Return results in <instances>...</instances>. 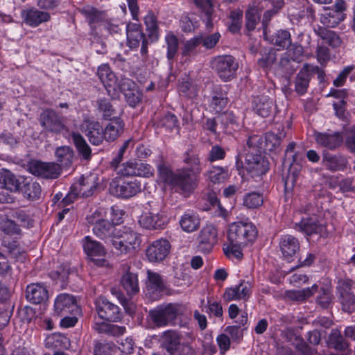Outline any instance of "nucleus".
I'll return each instance as SVG.
<instances>
[{
  "instance_id": "nucleus-1",
  "label": "nucleus",
  "mask_w": 355,
  "mask_h": 355,
  "mask_svg": "<svg viewBox=\"0 0 355 355\" xmlns=\"http://www.w3.org/2000/svg\"><path fill=\"white\" fill-rule=\"evenodd\" d=\"M185 166L177 173L172 172L164 166H159L158 173L160 181L176 190H180L184 195L193 191L197 186L198 176L201 172L199 158L187 153L184 159Z\"/></svg>"
},
{
  "instance_id": "nucleus-2",
  "label": "nucleus",
  "mask_w": 355,
  "mask_h": 355,
  "mask_svg": "<svg viewBox=\"0 0 355 355\" xmlns=\"http://www.w3.org/2000/svg\"><path fill=\"white\" fill-rule=\"evenodd\" d=\"M110 242L121 254H128L139 248L141 239L140 234L131 228L122 227L114 230Z\"/></svg>"
},
{
  "instance_id": "nucleus-3",
  "label": "nucleus",
  "mask_w": 355,
  "mask_h": 355,
  "mask_svg": "<svg viewBox=\"0 0 355 355\" xmlns=\"http://www.w3.org/2000/svg\"><path fill=\"white\" fill-rule=\"evenodd\" d=\"M166 211L155 202H148L139 218L140 226L144 229L162 230L168 223Z\"/></svg>"
},
{
  "instance_id": "nucleus-4",
  "label": "nucleus",
  "mask_w": 355,
  "mask_h": 355,
  "mask_svg": "<svg viewBox=\"0 0 355 355\" xmlns=\"http://www.w3.org/2000/svg\"><path fill=\"white\" fill-rule=\"evenodd\" d=\"M227 238L228 243L223 246L225 254L232 260L241 261L243 257L244 223H232L229 227Z\"/></svg>"
},
{
  "instance_id": "nucleus-5",
  "label": "nucleus",
  "mask_w": 355,
  "mask_h": 355,
  "mask_svg": "<svg viewBox=\"0 0 355 355\" xmlns=\"http://www.w3.org/2000/svg\"><path fill=\"white\" fill-rule=\"evenodd\" d=\"M245 171H247L250 178H245L248 185L250 187H256L253 184H250L252 180L259 184L258 186L261 184V177L269 169V163L261 154H254L253 152H248L245 154Z\"/></svg>"
},
{
  "instance_id": "nucleus-6",
  "label": "nucleus",
  "mask_w": 355,
  "mask_h": 355,
  "mask_svg": "<svg viewBox=\"0 0 355 355\" xmlns=\"http://www.w3.org/2000/svg\"><path fill=\"white\" fill-rule=\"evenodd\" d=\"M98 178L95 174H90L86 177L83 176L78 182H74L71 191L63 198L64 204L71 203L76 197H89L92 196L98 184Z\"/></svg>"
},
{
  "instance_id": "nucleus-7",
  "label": "nucleus",
  "mask_w": 355,
  "mask_h": 355,
  "mask_svg": "<svg viewBox=\"0 0 355 355\" xmlns=\"http://www.w3.org/2000/svg\"><path fill=\"white\" fill-rule=\"evenodd\" d=\"M347 5L345 0H335L331 6L324 7V12L320 18V23L326 26L334 28L345 19Z\"/></svg>"
},
{
  "instance_id": "nucleus-8",
  "label": "nucleus",
  "mask_w": 355,
  "mask_h": 355,
  "mask_svg": "<svg viewBox=\"0 0 355 355\" xmlns=\"http://www.w3.org/2000/svg\"><path fill=\"white\" fill-rule=\"evenodd\" d=\"M141 183L137 180H127L122 178H116L110 183V192L113 196L129 198L141 191Z\"/></svg>"
},
{
  "instance_id": "nucleus-9",
  "label": "nucleus",
  "mask_w": 355,
  "mask_h": 355,
  "mask_svg": "<svg viewBox=\"0 0 355 355\" xmlns=\"http://www.w3.org/2000/svg\"><path fill=\"white\" fill-rule=\"evenodd\" d=\"M83 247L87 259L90 261L99 266L105 265L107 251L100 242L87 236L83 241Z\"/></svg>"
},
{
  "instance_id": "nucleus-10",
  "label": "nucleus",
  "mask_w": 355,
  "mask_h": 355,
  "mask_svg": "<svg viewBox=\"0 0 355 355\" xmlns=\"http://www.w3.org/2000/svg\"><path fill=\"white\" fill-rule=\"evenodd\" d=\"M177 313V306L168 304L159 306L150 311L149 318L155 326L164 327L175 319Z\"/></svg>"
},
{
  "instance_id": "nucleus-11",
  "label": "nucleus",
  "mask_w": 355,
  "mask_h": 355,
  "mask_svg": "<svg viewBox=\"0 0 355 355\" xmlns=\"http://www.w3.org/2000/svg\"><path fill=\"white\" fill-rule=\"evenodd\" d=\"M212 67L222 80L228 81L234 77L239 64L232 56L225 55L216 58L212 62Z\"/></svg>"
},
{
  "instance_id": "nucleus-12",
  "label": "nucleus",
  "mask_w": 355,
  "mask_h": 355,
  "mask_svg": "<svg viewBox=\"0 0 355 355\" xmlns=\"http://www.w3.org/2000/svg\"><path fill=\"white\" fill-rule=\"evenodd\" d=\"M318 73L322 74V71L318 66L305 63L300 70L294 80V90L299 95H304L306 93L309 86L311 76Z\"/></svg>"
},
{
  "instance_id": "nucleus-13",
  "label": "nucleus",
  "mask_w": 355,
  "mask_h": 355,
  "mask_svg": "<svg viewBox=\"0 0 355 355\" xmlns=\"http://www.w3.org/2000/svg\"><path fill=\"white\" fill-rule=\"evenodd\" d=\"M171 249L170 242L166 239L153 241L146 250V257L151 263H160L169 254Z\"/></svg>"
},
{
  "instance_id": "nucleus-14",
  "label": "nucleus",
  "mask_w": 355,
  "mask_h": 355,
  "mask_svg": "<svg viewBox=\"0 0 355 355\" xmlns=\"http://www.w3.org/2000/svg\"><path fill=\"white\" fill-rule=\"evenodd\" d=\"M95 304L98 317L103 320L102 322H116L121 319L119 308L105 298L99 297L96 299Z\"/></svg>"
},
{
  "instance_id": "nucleus-15",
  "label": "nucleus",
  "mask_w": 355,
  "mask_h": 355,
  "mask_svg": "<svg viewBox=\"0 0 355 355\" xmlns=\"http://www.w3.org/2000/svg\"><path fill=\"white\" fill-rule=\"evenodd\" d=\"M54 310L58 315L80 313V309L76 299L67 293H62L57 296L54 302Z\"/></svg>"
},
{
  "instance_id": "nucleus-16",
  "label": "nucleus",
  "mask_w": 355,
  "mask_h": 355,
  "mask_svg": "<svg viewBox=\"0 0 355 355\" xmlns=\"http://www.w3.org/2000/svg\"><path fill=\"white\" fill-rule=\"evenodd\" d=\"M30 172L37 176L45 178H56L60 173V166L54 162L33 161L28 166Z\"/></svg>"
},
{
  "instance_id": "nucleus-17",
  "label": "nucleus",
  "mask_w": 355,
  "mask_h": 355,
  "mask_svg": "<svg viewBox=\"0 0 355 355\" xmlns=\"http://www.w3.org/2000/svg\"><path fill=\"white\" fill-rule=\"evenodd\" d=\"M164 345L172 355H191L192 349L187 344L182 343L175 332L168 331L165 334Z\"/></svg>"
},
{
  "instance_id": "nucleus-18",
  "label": "nucleus",
  "mask_w": 355,
  "mask_h": 355,
  "mask_svg": "<svg viewBox=\"0 0 355 355\" xmlns=\"http://www.w3.org/2000/svg\"><path fill=\"white\" fill-rule=\"evenodd\" d=\"M218 231L214 225H205L198 237V248L200 251L207 253L211 251L217 242Z\"/></svg>"
},
{
  "instance_id": "nucleus-19",
  "label": "nucleus",
  "mask_w": 355,
  "mask_h": 355,
  "mask_svg": "<svg viewBox=\"0 0 355 355\" xmlns=\"http://www.w3.org/2000/svg\"><path fill=\"white\" fill-rule=\"evenodd\" d=\"M119 91L123 93L127 103L131 107H135L141 101V92L137 85L128 78L121 80L118 87Z\"/></svg>"
},
{
  "instance_id": "nucleus-20",
  "label": "nucleus",
  "mask_w": 355,
  "mask_h": 355,
  "mask_svg": "<svg viewBox=\"0 0 355 355\" xmlns=\"http://www.w3.org/2000/svg\"><path fill=\"white\" fill-rule=\"evenodd\" d=\"M322 164L327 170L331 172L343 171L347 168L348 161L343 155L331 154L323 150Z\"/></svg>"
},
{
  "instance_id": "nucleus-21",
  "label": "nucleus",
  "mask_w": 355,
  "mask_h": 355,
  "mask_svg": "<svg viewBox=\"0 0 355 355\" xmlns=\"http://www.w3.org/2000/svg\"><path fill=\"white\" fill-rule=\"evenodd\" d=\"M97 74L108 94L112 96L116 94L120 83H118V80L110 67L106 64H101L98 68Z\"/></svg>"
},
{
  "instance_id": "nucleus-22",
  "label": "nucleus",
  "mask_w": 355,
  "mask_h": 355,
  "mask_svg": "<svg viewBox=\"0 0 355 355\" xmlns=\"http://www.w3.org/2000/svg\"><path fill=\"white\" fill-rule=\"evenodd\" d=\"M314 137L318 146L330 150L337 149L343 142V136L339 132H316Z\"/></svg>"
},
{
  "instance_id": "nucleus-23",
  "label": "nucleus",
  "mask_w": 355,
  "mask_h": 355,
  "mask_svg": "<svg viewBox=\"0 0 355 355\" xmlns=\"http://www.w3.org/2000/svg\"><path fill=\"white\" fill-rule=\"evenodd\" d=\"M89 141L94 145H99L104 139V130L97 121L85 120L82 125Z\"/></svg>"
},
{
  "instance_id": "nucleus-24",
  "label": "nucleus",
  "mask_w": 355,
  "mask_h": 355,
  "mask_svg": "<svg viewBox=\"0 0 355 355\" xmlns=\"http://www.w3.org/2000/svg\"><path fill=\"white\" fill-rule=\"evenodd\" d=\"M40 123L46 130L59 132L63 129V124L58 115L53 110H44L40 115Z\"/></svg>"
},
{
  "instance_id": "nucleus-25",
  "label": "nucleus",
  "mask_w": 355,
  "mask_h": 355,
  "mask_svg": "<svg viewBox=\"0 0 355 355\" xmlns=\"http://www.w3.org/2000/svg\"><path fill=\"white\" fill-rule=\"evenodd\" d=\"M26 297L33 304H41L47 300L49 295L46 288L42 284H31L26 287Z\"/></svg>"
},
{
  "instance_id": "nucleus-26",
  "label": "nucleus",
  "mask_w": 355,
  "mask_h": 355,
  "mask_svg": "<svg viewBox=\"0 0 355 355\" xmlns=\"http://www.w3.org/2000/svg\"><path fill=\"white\" fill-rule=\"evenodd\" d=\"M128 43L131 48L139 46L142 42L141 51H145L146 40L141 26L137 23H130L126 26Z\"/></svg>"
},
{
  "instance_id": "nucleus-27",
  "label": "nucleus",
  "mask_w": 355,
  "mask_h": 355,
  "mask_svg": "<svg viewBox=\"0 0 355 355\" xmlns=\"http://www.w3.org/2000/svg\"><path fill=\"white\" fill-rule=\"evenodd\" d=\"M279 247L284 258L290 261V259L300 250V243L297 239L287 234L282 236Z\"/></svg>"
},
{
  "instance_id": "nucleus-28",
  "label": "nucleus",
  "mask_w": 355,
  "mask_h": 355,
  "mask_svg": "<svg viewBox=\"0 0 355 355\" xmlns=\"http://www.w3.org/2000/svg\"><path fill=\"white\" fill-rule=\"evenodd\" d=\"M22 17L26 24L36 27L42 23L48 21L50 19V15L47 12L33 8L24 10Z\"/></svg>"
},
{
  "instance_id": "nucleus-29",
  "label": "nucleus",
  "mask_w": 355,
  "mask_h": 355,
  "mask_svg": "<svg viewBox=\"0 0 355 355\" xmlns=\"http://www.w3.org/2000/svg\"><path fill=\"white\" fill-rule=\"evenodd\" d=\"M263 35L266 40L280 48L285 49L291 45V34L286 30H279L272 35H270L265 28Z\"/></svg>"
},
{
  "instance_id": "nucleus-30",
  "label": "nucleus",
  "mask_w": 355,
  "mask_h": 355,
  "mask_svg": "<svg viewBox=\"0 0 355 355\" xmlns=\"http://www.w3.org/2000/svg\"><path fill=\"white\" fill-rule=\"evenodd\" d=\"M254 111L262 117H268L273 110V101L268 96H257L252 101Z\"/></svg>"
},
{
  "instance_id": "nucleus-31",
  "label": "nucleus",
  "mask_w": 355,
  "mask_h": 355,
  "mask_svg": "<svg viewBox=\"0 0 355 355\" xmlns=\"http://www.w3.org/2000/svg\"><path fill=\"white\" fill-rule=\"evenodd\" d=\"M123 121L119 117L113 116L104 129V139L107 141H113L123 133Z\"/></svg>"
},
{
  "instance_id": "nucleus-32",
  "label": "nucleus",
  "mask_w": 355,
  "mask_h": 355,
  "mask_svg": "<svg viewBox=\"0 0 355 355\" xmlns=\"http://www.w3.org/2000/svg\"><path fill=\"white\" fill-rule=\"evenodd\" d=\"M314 33L332 48H336L342 43L340 37L335 31L324 26H316L314 28Z\"/></svg>"
},
{
  "instance_id": "nucleus-33",
  "label": "nucleus",
  "mask_w": 355,
  "mask_h": 355,
  "mask_svg": "<svg viewBox=\"0 0 355 355\" xmlns=\"http://www.w3.org/2000/svg\"><path fill=\"white\" fill-rule=\"evenodd\" d=\"M179 223L183 231L190 233L200 227V218L196 212L188 210L181 216Z\"/></svg>"
},
{
  "instance_id": "nucleus-34",
  "label": "nucleus",
  "mask_w": 355,
  "mask_h": 355,
  "mask_svg": "<svg viewBox=\"0 0 355 355\" xmlns=\"http://www.w3.org/2000/svg\"><path fill=\"white\" fill-rule=\"evenodd\" d=\"M286 132L283 125H279L274 130L268 132L265 136V146L268 150H273L279 147L285 138Z\"/></svg>"
},
{
  "instance_id": "nucleus-35",
  "label": "nucleus",
  "mask_w": 355,
  "mask_h": 355,
  "mask_svg": "<svg viewBox=\"0 0 355 355\" xmlns=\"http://www.w3.org/2000/svg\"><path fill=\"white\" fill-rule=\"evenodd\" d=\"M295 228L306 235L321 234L324 229L315 219L311 218L302 219L300 223L295 224Z\"/></svg>"
},
{
  "instance_id": "nucleus-36",
  "label": "nucleus",
  "mask_w": 355,
  "mask_h": 355,
  "mask_svg": "<svg viewBox=\"0 0 355 355\" xmlns=\"http://www.w3.org/2000/svg\"><path fill=\"white\" fill-rule=\"evenodd\" d=\"M121 284L128 295H135L139 291L138 277L135 273L125 272L121 277Z\"/></svg>"
},
{
  "instance_id": "nucleus-37",
  "label": "nucleus",
  "mask_w": 355,
  "mask_h": 355,
  "mask_svg": "<svg viewBox=\"0 0 355 355\" xmlns=\"http://www.w3.org/2000/svg\"><path fill=\"white\" fill-rule=\"evenodd\" d=\"M328 346L336 350L344 351L348 346V343L345 340L341 332L338 329H333L328 338Z\"/></svg>"
},
{
  "instance_id": "nucleus-38",
  "label": "nucleus",
  "mask_w": 355,
  "mask_h": 355,
  "mask_svg": "<svg viewBox=\"0 0 355 355\" xmlns=\"http://www.w3.org/2000/svg\"><path fill=\"white\" fill-rule=\"evenodd\" d=\"M0 184L3 188L10 191L19 189V183L16 177L8 170H0Z\"/></svg>"
},
{
  "instance_id": "nucleus-39",
  "label": "nucleus",
  "mask_w": 355,
  "mask_h": 355,
  "mask_svg": "<svg viewBox=\"0 0 355 355\" xmlns=\"http://www.w3.org/2000/svg\"><path fill=\"white\" fill-rule=\"evenodd\" d=\"M45 345L47 347L68 349L70 342L64 335L55 333L46 337Z\"/></svg>"
},
{
  "instance_id": "nucleus-40",
  "label": "nucleus",
  "mask_w": 355,
  "mask_h": 355,
  "mask_svg": "<svg viewBox=\"0 0 355 355\" xmlns=\"http://www.w3.org/2000/svg\"><path fill=\"white\" fill-rule=\"evenodd\" d=\"M299 68V63L288 58V55H283L279 61V69L283 76L289 80L291 76Z\"/></svg>"
},
{
  "instance_id": "nucleus-41",
  "label": "nucleus",
  "mask_w": 355,
  "mask_h": 355,
  "mask_svg": "<svg viewBox=\"0 0 355 355\" xmlns=\"http://www.w3.org/2000/svg\"><path fill=\"white\" fill-rule=\"evenodd\" d=\"M114 230H117V227H114L107 218L93 227L94 234L101 239L109 238L111 239L113 236Z\"/></svg>"
},
{
  "instance_id": "nucleus-42",
  "label": "nucleus",
  "mask_w": 355,
  "mask_h": 355,
  "mask_svg": "<svg viewBox=\"0 0 355 355\" xmlns=\"http://www.w3.org/2000/svg\"><path fill=\"white\" fill-rule=\"evenodd\" d=\"M208 179L214 184L225 182L230 176L227 167L213 166L207 173Z\"/></svg>"
},
{
  "instance_id": "nucleus-43",
  "label": "nucleus",
  "mask_w": 355,
  "mask_h": 355,
  "mask_svg": "<svg viewBox=\"0 0 355 355\" xmlns=\"http://www.w3.org/2000/svg\"><path fill=\"white\" fill-rule=\"evenodd\" d=\"M94 329L100 333L106 331L110 332L114 336L122 335L125 331V328L124 327L116 324H109L105 322H98L97 321V318H95Z\"/></svg>"
},
{
  "instance_id": "nucleus-44",
  "label": "nucleus",
  "mask_w": 355,
  "mask_h": 355,
  "mask_svg": "<svg viewBox=\"0 0 355 355\" xmlns=\"http://www.w3.org/2000/svg\"><path fill=\"white\" fill-rule=\"evenodd\" d=\"M24 196L31 200L38 199L41 194V187L39 183L35 181L26 182L23 187Z\"/></svg>"
},
{
  "instance_id": "nucleus-45",
  "label": "nucleus",
  "mask_w": 355,
  "mask_h": 355,
  "mask_svg": "<svg viewBox=\"0 0 355 355\" xmlns=\"http://www.w3.org/2000/svg\"><path fill=\"white\" fill-rule=\"evenodd\" d=\"M55 157L62 165L68 166L72 162L73 152L69 146H60L55 150Z\"/></svg>"
},
{
  "instance_id": "nucleus-46",
  "label": "nucleus",
  "mask_w": 355,
  "mask_h": 355,
  "mask_svg": "<svg viewBox=\"0 0 355 355\" xmlns=\"http://www.w3.org/2000/svg\"><path fill=\"white\" fill-rule=\"evenodd\" d=\"M71 139L76 147L77 150L83 157V158H89L91 155V149L84 138L78 133H73L71 135Z\"/></svg>"
},
{
  "instance_id": "nucleus-47",
  "label": "nucleus",
  "mask_w": 355,
  "mask_h": 355,
  "mask_svg": "<svg viewBox=\"0 0 355 355\" xmlns=\"http://www.w3.org/2000/svg\"><path fill=\"white\" fill-rule=\"evenodd\" d=\"M196 7L206 16L205 19L207 28L212 26L211 16L212 14V0H193Z\"/></svg>"
},
{
  "instance_id": "nucleus-48",
  "label": "nucleus",
  "mask_w": 355,
  "mask_h": 355,
  "mask_svg": "<svg viewBox=\"0 0 355 355\" xmlns=\"http://www.w3.org/2000/svg\"><path fill=\"white\" fill-rule=\"evenodd\" d=\"M243 297H244V286L242 282L226 288L223 294L224 300L227 302L239 300L242 299Z\"/></svg>"
},
{
  "instance_id": "nucleus-49",
  "label": "nucleus",
  "mask_w": 355,
  "mask_h": 355,
  "mask_svg": "<svg viewBox=\"0 0 355 355\" xmlns=\"http://www.w3.org/2000/svg\"><path fill=\"white\" fill-rule=\"evenodd\" d=\"M317 290L318 286L314 284L311 288L290 291L288 293L287 296L292 300L304 301L312 296Z\"/></svg>"
},
{
  "instance_id": "nucleus-50",
  "label": "nucleus",
  "mask_w": 355,
  "mask_h": 355,
  "mask_svg": "<svg viewBox=\"0 0 355 355\" xmlns=\"http://www.w3.org/2000/svg\"><path fill=\"white\" fill-rule=\"evenodd\" d=\"M165 41L167 46V58L168 60H173L178 51V40L173 33L170 32L166 35Z\"/></svg>"
},
{
  "instance_id": "nucleus-51",
  "label": "nucleus",
  "mask_w": 355,
  "mask_h": 355,
  "mask_svg": "<svg viewBox=\"0 0 355 355\" xmlns=\"http://www.w3.org/2000/svg\"><path fill=\"white\" fill-rule=\"evenodd\" d=\"M245 18L247 19L246 27L249 31L254 30L256 25L260 21V10L255 6H250L245 13Z\"/></svg>"
},
{
  "instance_id": "nucleus-52",
  "label": "nucleus",
  "mask_w": 355,
  "mask_h": 355,
  "mask_svg": "<svg viewBox=\"0 0 355 355\" xmlns=\"http://www.w3.org/2000/svg\"><path fill=\"white\" fill-rule=\"evenodd\" d=\"M147 276L148 280V286L150 289L160 291L164 288V281L162 277L157 272L148 270Z\"/></svg>"
},
{
  "instance_id": "nucleus-53",
  "label": "nucleus",
  "mask_w": 355,
  "mask_h": 355,
  "mask_svg": "<svg viewBox=\"0 0 355 355\" xmlns=\"http://www.w3.org/2000/svg\"><path fill=\"white\" fill-rule=\"evenodd\" d=\"M340 303L344 311L349 313L355 311V295L351 292L340 293Z\"/></svg>"
},
{
  "instance_id": "nucleus-54",
  "label": "nucleus",
  "mask_w": 355,
  "mask_h": 355,
  "mask_svg": "<svg viewBox=\"0 0 355 355\" xmlns=\"http://www.w3.org/2000/svg\"><path fill=\"white\" fill-rule=\"evenodd\" d=\"M82 13L85 16L90 24L98 22L103 18V14L90 6L82 8Z\"/></svg>"
},
{
  "instance_id": "nucleus-55",
  "label": "nucleus",
  "mask_w": 355,
  "mask_h": 355,
  "mask_svg": "<svg viewBox=\"0 0 355 355\" xmlns=\"http://www.w3.org/2000/svg\"><path fill=\"white\" fill-rule=\"evenodd\" d=\"M227 100L223 95L214 96L209 105V110L213 113L220 112L226 106Z\"/></svg>"
},
{
  "instance_id": "nucleus-56",
  "label": "nucleus",
  "mask_w": 355,
  "mask_h": 355,
  "mask_svg": "<svg viewBox=\"0 0 355 355\" xmlns=\"http://www.w3.org/2000/svg\"><path fill=\"white\" fill-rule=\"evenodd\" d=\"M263 196L257 192H252L245 196V207L248 209H256L262 205Z\"/></svg>"
},
{
  "instance_id": "nucleus-57",
  "label": "nucleus",
  "mask_w": 355,
  "mask_h": 355,
  "mask_svg": "<svg viewBox=\"0 0 355 355\" xmlns=\"http://www.w3.org/2000/svg\"><path fill=\"white\" fill-rule=\"evenodd\" d=\"M0 230L8 235L19 234L18 226L13 221L6 218L0 217Z\"/></svg>"
},
{
  "instance_id": "nucleus-58",
  "label": "nucleus",
  "mask_w": 355,
  "mask_h": 355,
  "mask_svg": "<svg viewBox=\"0 0 355 355\" xmlns=\"http://www.w3.org/2000/svg\"><path fill=\"white\" fill-rule=\"evenodd\" d=\"M107 218V210L100 207L87 216L88 223L95 226Z\"/></svg>"
},
{
  "instance_id": "nucleus-59",
  "label": "nucleus",
  "mask_w": 355,
  "mask_h": 355,
  "mask_svg": "<svg viewBox=\"0 0 355 355\" xmlns=\"http://www.w3.org/2000/svg\"><path fill=\"white\" fill-rule=\"evenodd\" d=\"M98 110L102 112L105 119H111V117L116 114L113 105H112L107 99H100L98 101Z\"/></svg>"
},
{
  "instance_id": "nucleus-60",
  "label": "nucleus",
  "mask_w": 355,
  "mask_h": 355,
  "mask_svg": "<svg viewBox=\"0 0 355 355\" xmlns=\"http://www.w3.org/2000/svg\"><path fill=\"white\" fill-rule=\"evenodd\" d=\"M262 138L259 135L250 136L247 141V145L249 148L248 152H253L254 154H261Z\"/></svg>"
},
{
  "instance_id": "nucleus-61",
  "label": "nucleus",
  "mask_w": 355,
  "mask_h": 355,
  "mask_svg": "<svg viewBox=\"0 0 355 355\" xmlns=\"http://www.w3.org/2000/svg\"><path fill=\"white\" fill-rule=\"evenodd\" d=\"M202 38L198 36L187 41L182 48V54L183 56L190 55L193 53L196 48L201 44Z\"/></svg>"
},
{
  "instance_id": "nucleus-62",
  "label": "nucleus",
  "mask_w": 355,
  "mask_h": 355,
  "mask_svg": "<svg viewBox=\"0 0 355 355\" xmlns=\"http://www.w3.org/2000/svg\"><path fill=\"white\" fill-rule=\"evenodd\" d=\"M258 230L256 225L251 222L245 221V246L252 245L257 239Z\"/></svg>"
},
{
  "instance_id": "nucleus-63",
  "label": "nucleus",
  "mask_w": 355,
  "mask_h": 355,
  "mask_svg": "<svg viewBox=\"0 0 355 355\" xmlns=\"http://www.w3.org/2000/svg\"><path fill=\"white\" fill-rule=\"evenodd\" d=\"M135 171V176L149 178L154 174V169L150 165L140 162H136Z\"/></svg>"
},
{
  "instance_id": "nucleus-64",
  "label": "nucleus",
  "mask_w": 355,
  "mask_h": 355,
  "mask_svg": "<svg viewBox=\"0 0 355 355\" xmlns=\"http://www.w3.org/2000/svg\"><path fill=\"white\" fill-rule=\"evenodd\" d=\"M114 346L110 343H98L95 345L94 355H111Z\"/></svg>"
}]
</instances>
